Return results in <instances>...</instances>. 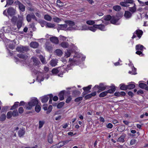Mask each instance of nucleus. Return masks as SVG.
I'll return each mask as SVG.
<instances>
[{"mask_svg": "<svg viewBox=\"0 0 148 148\" xmlns=\"http://www.w3.org/2000/svg\"><path fill=\"white\" fill-rule=\"evenodd\" d=\"M38 103V101L36 98L32 99L25 105V108L27 110H31L32 107L36 106Z\"/></svg>", "mask_w": 148, "mask_h": 148, "instance_id": "nucleus-1", "label": "nucleus"}, {"mask_svg": "<svg viewBox=\"0 0 148 148\" xmlns=\"http://www.w3.org/2000/svg\"><path fill=\"white\" fill-rule=\"evenodd\" d=\"M60 72V73L58 75L60 76V75H63L64 73L65 72V69L63 66L57 68L53 69L51 71V72L53 74H57Z\"/></svg>", "mask_w": 148, "mask_h": 148, "instance_id": "nucleus-2", "label": "nucleus"}, {"mask_svg": "<svg viewBox=\"0 0 148 148\" xmlns=\"http://www.w3.org/2000/svg\"><path fill=\"white\" fill-rule=\"evenodd\" d=\"M31 60L33 61V63H32V62H30V63H29L28 66H29L30 65V66L31 65H32L33 64V65L34 66H38L40 63V61L36 57H33L31 58Z\"/></svg>", "mask_w": 148, "mask_h": 148, "instance_id": "nucleus-3", "label": "nucleus"}, {"mask_svg": "<svg viewBox=\"0 0 148 148\" xmlns=\"http://www.w3.org/2000/svg\"><path fill=\"white\" fill-rule=\"evenodd\" d=\"M16 49L17 51L22 53H24L25 52H27L29 50L27 47L23 46H18Z\"/></svg>", "mask_w": 148, "mask_h": 148, "instance_id": "nucleus-4", "label": "nucleus"}, {"mask_svg": "<svg viewBox=\"0 0 148 148\" xmlns=\"http://www.w3.org/2000/svg\"><path fill=\"white\" fill-rule=\"evenodd\" d=\"M143 32L142 30L139 29L137 30L134 32L133 35L132 37V39H134L136 37V36L135 35V34L137 35V37L139 38H140L143 35Z\"/></svg>", "mask_w": 148, "mask_h": 148, "instance_id": "nucleus-5", "label": "nucleus"}, {"mask_svg": "<svg viewBox=\"0 0 148 148\" xmlns=\"http://www.w3.org/2000/svg\"><path fill=\"white\" fill-rule=\"evenodd\" d=\"M133 3L134 1L133 0H124V1L121 2L120 4L123 7H127L129 6L127 5L128 3Z\"/></svg>", "mask_w": 148, "mask_h": 148, "instance_id": "nucleus-6", "label": "nucleus"}, {"mask_svg": "<svg viewBox=\"0 0 148 148\" xmlns=\"http://www.w3.org/2000/svg\"><path fill=\"white\" fill-rule=\"evenodd\" d=\"M19 18L18 20L17 21V26L19 29L22 26V24L23 23V16H18Z\"/></svg>", "mask_w": 148, "mask_h": 148, "instance_id": "nucleus-7", "label": "nucleus"}, {"mask_svg": "<svg viewBox=\"0 0 148 148\" xmlns=\"http://www.w3.org/2000/svg\"><path fill=\"white\" fill-rule=\"evenodd\" d=\"M32 18L36 21H37L36 17L33 13H32L31 14H28L26 16V20L28 22H30Z\"/></svg>", "mask_w": 148, "mask_h": 148, "instance_id": "nucleus-8", "label": "nucleus"}, {"mask_svg": "<svg viewBox=\"0 0 148 148\" xmlns=\"http://www.w3.org/2000/svg\"><path fill=\"white\" fill-rule=\"evenodd\" d=\"M107 86H104L103 83H101L99 84V85H96L93 88V89L96 90V88H100L102 90H104L106 88Z\"/></svg>", "mask_w": 148, "mask_h": 148, "instance_id": "nucleus-9", "label": "nucleus"}, {"mask_svg": "<svg viewBox=\"0 0 148 148\" xmlns=\"http://www.w3.org/2000/svg\"><path fill=\"white\" fill-rule=\"evenodd\" d=\"M15 11L16 10L12 7H9L8 9L7 12L9 15L12 16L15 15Z\"/></svg>", "mask_w": 148, "mask_h": 148, "instance_id": "nucleus-10", "label": "nucleus"}, {"mask_svg": "<svg viewBox=\"0 0 148 148\" xmlns=\"http://www.w3.org/2000/svg\"><path fill=\"white\" fill-rule=\"evenodd\" d=\"M45 48L47 51L50 52H52L53 50V47L51 44L50 42L47 41L45 43Z\"/></svg>", "mask_w": 148, "mask_h": 148, "instance_id": "nucleus-11", "label": "nucleus"}, {"mask_svg": "<svg viewBox=\"0 0 148 148\" xmlns=\"http://www.w3.org/2000/svg\"><path fill=\"white\" fill-rule=\"evenodd\" d=\"M68 25L66 23L64 24H58L57 29L58 30L60 29L66 31V29Z\"/></svg>", "mask_w": 148, "mask_h": 148, "instance_id": "nucleus-12", "label": "nucleus"}, {"mask_svg": "<svg viewBox=\"0 0 148 148\" xmlns=\"http://www.w3.org/2000/svg\"><path fill=\"white\" fill-rule=\"evenodd\" d=\"M74 58L73 59L70 58L69 60V61L72 62L71 64L73 65H79L80 64V62L78 60V59H77V60H76L74 59Z\"/></svg>", "mask_w": 148, "mask_h": 148, "instance_id": "nucleus-13", "label": "nucleus"}, {"mask_svg": "<svg viewBox=\"0 0 148 148\" xmlns=\"http://www.w3.org/2000/svg\"><path fill=\"white\" fill-rule=\"evenodd\" d=\"M50 40L51 42L55 44H57L59 43V41L58 38L55 36L50 37Z\"/></svg>", "mask_w": 148, "mask_h": 148, "instance_id": "nucleus-14", "label": "nucleus"}, {"mask_svg": "<svg viewBox=\"0 0 148 148\" xmlns=\"http://www.w3.org/2000/svg\"><path fill=\"white\" fill-rule=\"evenodd\" d=\"M138 86L141 88L145 89L146 90H148V86L145 83H140L138 85Z\"/></svg>", "mask_w": 148, "mask_h": 148, "instance_id": "nucleus-15", "label": "nucleus"}, {"mask_svg": "<svg viewBox=\"0 0 148 148\" xmlns=\"http://www.w3.org/2000/svg\"><path fill=\"white\" fill-rule=\"evenodd\" d=\"M109 88H110V89L106 91L107 94L108 93L111 94L113 93L116 90V89L115 87L114 86H110Z\"/></svg>", "mask_w": 148, "mask_h": 148, "instance_id": "nucleus-16", "label": "nucleus"}, {"mask_svg": "<svg viewBox=\"0 0 148 148\" xmlns=\"http://www.w3.org/2000/svg\"><path fill=\"white\" fill-rule=\"evenodd\" d=\"M126 95V93L123 91H121L119 92V91L116 92L114 93V95L115 96L117 97H119L120 96H125Z\"/></svg>", "mask_w": 148, "mask_h": 148, "instance_id": "nucleus-17", "label": "nucleus"}, {"mask_svg": "<svg viewBox=\"0 0 148 148\" xmlns=\"http://www.w3.org/2000/svg\"><path fill=\"white\" fill-rule=\"evenodd\" d=\"M126 136V134H125L123 133L121 136L118 138L117 141L123 143L124 142V138Z\"/></svg>", "mask_w": 148, "mask_h": 148, "instance_id": "nucleus-18", "label": "nucleus"}, {"mask_svg": "<svg viewBox=\"0 0 148 148\" xmlns=\"http://www.w3.org/2000/svg\"><path fill=\"white\" fill-rule=\"evenodd\" d=\"M25 133V128L23 127L18 131V136L20 137H22L24 135Z\"/></svg>", "mask_w": 148, "mask_h": 148, "instance_id": "nucleus-19", "label": "nucleus"}, {"mask_svg": "<svg viewBox=\"0 0 148 148\" xmlns=\"http://www.w3.org/2000/svg\"><path fill=\"white\" fill-rule=\"evenodd\" d=\"M30 46L31 47L36 48L38 47L39 44L38 42H32L30 44Z\"/></svg>", "mask_w": 148, "mask_h": 148, "instance_id": "nucleus-20", "label": "nucleus"}, {"mask_svg": "<svg viewBox=\"0 0 148 148\" xmlns=\"http://www.w3.org/2000/svg\"><path fill=\"white\" fill-rule=\"evenodd\" d=\"M94 27L95 28L101 30H103L105 28V26L103 25H94Z\"/></svg>", "mask_w": 148, "mask_h": 148, "instance_id": "nucleus-21", "label": "nucleus"}, {"mask_svg": "<svg viewBox=\"0 0 148 148\" xmlns=\"http://www.w3.org/2000/svg\"><path fill=\"white\" fill-rule=\"evenodd\" d=\"M81 92L79 91L75 90L73 91L72 95L73 97H76L79 96Z\"/></svg>", "mask_w": 148, "mask_h": 148, "instance_id": "nucleus-22", "label": "nucleus"}, {"mask_svg": "<svg viewBox=\"0 0 148 148\" xmlns=\"http://www.w3.org/2000/svg\"><path fill=\"white\" fill-rule=\"evenodd\" d=\"M17 56L19 58L23 59H27L28 58V56L25 54L19 53L17 55Z\"/></svg>", "mask_w": 148, "mask_h": 148, "instance_id": "nucleus-23", "label": "nucleus"}, {"mask_svg": "<svg viewBox=\"0 0 148 148\" xmlns=\"http://www.w3.org/2000/svg\"><path fill=\"white\" fill-rule=\"evenodd\" d=\"M49 99V97L48 96V95H45L41 97V101L42 103H46L47 101Z\"/></svg>", "mask_w": 148, "mask_h": 148, "instance_id": "nucleus-24", "label": "nucleus"}, {"mask_svg": "<svg viewBox=\"0 0 148 148\" xmlns=\"http://www.w3.org/2000/svg\"><path fill=\"white\" fill-rule=\"evenodd\" d=\"M65 91V90H62L60 91L59 93L58 96L59 97V99L60 100H62L64 99V95Z\"/></svg>", "mask_w": 148, "mask_h": 148, "instance_id": "nucleus-25", "label": "nucleus"}, {"mask_svg": "<svg viewBox=\"0 0 148 148\" xmlns=\"http://www.w3.org/2000/svg\"><path fill=\"white\" fill-rule=\"evenodd\" d=\"M53 136L52 134L51 133H50L48 136V142L52 144L53 142Z\"/></svg>", "mask_w": 148, "mask_h": 148, "instance_id": "nucleus-26", "label": "nucleus"}, {"mask_svg": "<svg viewBox=\"0 0 148 148\" xmlns=\"http://www.w3.org/2000/svg\"><path fill=\"white\" fill-rule=\"evenodd\" d=\"M119 19H116L115 16H112V18L111 19L110 23L113 24H115L117 22Z\"/></svg>", "mask_w": 148, "mask_h": 148, "instance_id": "nucleus-27", "label": "nucleus"}, {"mask_svg": "<svg viewBox=\"0 0 148 148\" xmlns=\"http://www.w3.org/2000/svg\"><path fill=\"white\" fill-rule=\"evenodd\" d=\"M143 48L145 49V48L143 45L138 44L136 46V50H140V51H143Z\"/></svg>", "mask_w": 148, "mask_h": 148, "instance_id": "nucleus-28", "label": "nucleus"}, {"mask_svg": "<svg viewBox=\"0 0 148 148\" xmlns=\"http://www.w3.org/2000/svg\"><path fill=\"white\" fill-rule=\"evenodd\" d=\"M132 14L129 11H125L124 16L126 18H130L132 16Z\"/></svg>", "mask_w": 148, "mask_h": 148, "instance_id": "nucleus-29", "label": "nucleus"}, {"mask_svg": "<svg viewBox=\"0 0 148 148\" xmlns=\"http://www.w3.org/2000/svg\"><path fill=\"white\" fill-rule=\"evenodd\" d=\"M65 22L67 25L70 26H73L75 25V23L73 21L70 20H66L65 21Z\"/></svg>", "mask_w": 148, "mask_h": 148, "instance_id": "nucleus-30", "label": "nucleus"}, {"mask_svg": "<svg viewBox=\"0 0 148 148\" xmlns=\"http://www.w3.org/2000/svg\"><path fill=\"white\" fill-rule=\"evenodd\" d=\"M120 89L122 90H125L127 89V85L124 84H121L120 85Z\"/></svg>", "mask_w": 148, "mask_h": 148, "instance_id": "nucleus-31", "label": "nucleus"}, {"mask_svg": "<svg viewBox=\"0 0 148 148\" xmlns=\"http://www.w3.org/2000/svg\"><path fill=\"white\" fill-rule=\"evenodd\" d=\"M16 60V61H19L20 62H23V64H27L28 62V60L27 59H23V60H21L16 57H15L14 58Z\"/></svg>", "mask_w": 148, "mask_h": 148, "instance_id": "nucleus-32", "label": "nucleus"}, {"mask_svg": "<svg viewBox=\"0 0 148 148\" xmlns=\"http://www.w3.org/2000/svg\"><path fill=\"white\" fill-rule=\"evenodd\" d=\"M56 55L59 56H61L62 54L63 53L62 50L60 49H57L55 51Z\"/></svg>", "mask_w": 148, "mask_h": 148, "instance_id": "nucleus-33", "label": "nucleus"}, {"mask_svg": "<svg viewBox=\"0 0 148 148\" xmlns=\"http://www.w3.org/2000/svg\"><path fill=\"white\" fill-rule=\"evenodd\" d=\"M19 102H15L14 105L11 107L10 109V110H13L17 108L18 106Z\"/></svg>", "mask_w": 148, "mask_h": 148, "instance_id": "nucleus-34", "label": "nucleus"}, {"mask_svg": "<svg viewBox=\"0 0 148 148\" xmlns=\"http://www.w3.org/2000/svg\"><path fill=\"white\" fill-rule=\"evenodd\" d=\"M19 8L20 11L22 12L25 11V6L21 3L18 6Z\"/></svg>", "mask_w": 148, "mask_h": 148, "instance_id": "nucleus-35", "label": "nucleus"}, {"mask_svg": "<svg viewBox=\"0 0 148 148\" xmlns=\"http://www.w3.org/2000/svg\"><path fill=\"white\" fill-rule=\"evenodd\" d=\"M12 116L14 117L12 111H10L8 112L7 114V118L8 119H10Z\"/></svg>", "mask_w": 148, "mask_h": 148, "instance_id": "nucleus-36", "label": "nucleus"}, {"mask_svg": "<svg viewBox=\"0 0 148 148\" xmlns=\"http://www.w3.org/2000/svg\"><path fill=\"white\" fill-rule=\"evenodd\" d=\"M61 46L63 48H68L69 46V44L67 42H63L61 43Z\"/></svg>", "mask_w": 148, "mask_h": 148, "instance_id": "nucleus-37", "label": "nucleus"}, {"mask_svg": "<svg viewBox=\"0 0 148 148\" xmlns=\"http://www.w3.org/2000/svg\"><path fill=\"white\" fill-rule=\"evenodd\" d=\"M113 8L114 10L116 11H119L121 9V7L118 5L113 6Z\"/></svg>", "mask_w": 148, "mask_h": 148, "instance_id": "nucleus-38", "label": "nucleus"}, {"mask_svg": "<svg viewBox=\"0 0 148 148\" xmlns=\"http://www.w3.org/2000/svg\"><path fill=\"white\" fill-rule=\"evenodd\" d=\"M127 89L129 90L132 89L135 87V85L133 84H130L127 85Z\"/></svg>", "mask_w": 148, "mask_h": 148, "instance_id": "nucleus-39", "label": "nucleus"}, {"mask_svg": "<svg viewBox=\"0 0 148 148\" xmlns=\"http://www.w3.org/2000/svg\"><path fill=\"white\" fill-rule=\"evenodd\" d=\"M91 85H89L87 87H84L83 89L84 91H86L87 92H91L89 90L91 88Z\"/></svg>", "mask_w": 148, "mask_h": 148, "instance_id": "nucleus-40", "label": "nucleus"}, {"mask_svg": "<svg viewBox=\"0 0 148 148\" xmlns=\"http://www.w3.org/2000/svg\"><path fill=\"white\" fill-rule=\"evenodd\" d=\"M55 26V25L54 24L47 22V26H46V27L48 28H54Z\"/></svg>", "mask_w": 148, "mask_h": 148, "instance_id": "nucleus-41", "label": "nucleus"}, {"mask_svg": "<svg viewBox=\"0 0 148 148\" xmlns=\"http://www.w3.org/2000/svg\"><path fill=\"white\" fill-rule=\"evenodd\" d=\"M6 118V115L4 114H2L0 115V121H4Z\"/></svg>", "mask_w": 148, "mask_h": 148, "instance_id": "nucleus-42", "label": "nucleus"}, {"mask_svg": "<svg viewBox=\"0 0 148 148\" xmlns=\"http://www.w3.org/2000/svg\"><path fill=\"white\" fill-rule=\"evenodd\" d=\"M44 18L45 19L48 21H51L52 19L51 16L48 14L45 15Z\"/></svg>", "mask_w": 148, "mask_h": 148, "instance_id": "nucleus-43", "label": "nucleus"}, {"mask_svg": "<svg viewBox=\"0 0 148 148\" xmlns=\"http://www.w3.org/2000/svg\"><path fill=\"white\" fill-rule=\"evenodd\" d=\"M112 16L110 15H108L104 17V20L106 21H109L111 20Z\"/></svg>", "mask_w": 148, "mask_h": 148, "instance_id": "nucleus-44", "label": "nucleus"}, {"mask_svg": "<svg viewBox=\"0 0 148 148\" xmlns=\"http://www.w3.org/2000/svg\"><path fill=\"white\" fill-rule=\"evenodd\" d=\"M64 103L63 102H60L57 105V108L58 109L61 108L64 105Z\"/></svg>", "mask_w": 148, "mask_h": 148, "instance_id": "nucleus-45", "label": "nucleus"}, {"mask_svg": "<svg viewBox=\"0 0 148 148\" xmlns=\"http://www.w3.org/2000/svg\"><path fill=\"white\" fill-rule=\"evenodd\" d=\"M107 95L106 91L103 92L101 93L99 95V97H103L106 96Z\"/></svg>", "mask_w": 148, "mask_h": 148, "instance_id": "nucleus-46", "label": "nucleus"}, {"mask_svg": "<svg viewBox=\"0 0 148 148\" xmlns=\"http://www.w3.org/2000/svg\"><path fill=\"white\" fill-rule=\"evenodd\" d=\"M57 64V62L55 60H52L50 61V64L53 66H55Z\"/></svg>", "mask_w": 148, "mask_h": 148, "instance_id": "nucleus-47", "label": "nucleus"}, {"mask_svg": "<svg viewBox=\"0 0 148 148\" xmlns=\"http://www.w3.org/2000/svg\"><path fill=\"white\" fill-rule=\"evenodd\" d=\"M40 24L41 26L42 27H44L45 25L47 26V22L44 20L41 21H40Z\"/></svg>", "mask_w": 148, "mask_h": 148, "instance_id": "nucleus-48", "label": "nucleus"}, {"mask_svg": "<svg viewBox=\"0 0 148 148\" xmlns=\"http://www.w3.org/2000/svg\"><path fill=\"white\" fill-rule=\"evenodd\" d=\"M40 106L38 105H36L35 107V111L37 113L39 112L41 110Z\"/></svg>", "mask_w": 148, "mask_h": 148, "instance_id": "nucleus-49", "label": "nucleus"}, {"mask_svg": "<svg viewBox=\"0 0 148 148\" xmlns=\"http://www.w3.org/2000/svg\"><path fill=\"white\" fill-rule=\"evenodd\" d=\"M83 100V97H80L75 98L74 100L75 102H78L80 101Z\"/></svg>", "mask_w": 148, "mask_h": 148, "instance_id": "nucleus-50", "label": "nucleus"}, {"mask_svg": "<svg viewBox=\"0 0 148 148\" xmlns=\"http://www.w3.org/2000/svg\"><path fill=\"white\" fill-rule=\"evenodd\" d=\"M40 58L41 62L43 63H46V61L45 60V58L44 57L40 55Z\"/></svg>", "mask_w": 148, "mask_h": 148, "instance_id": "nucleus-51", "label": "nucleus"}, {"mask_svg": "<svg viewBox=\"0 0 148 148\" xmlns=\"http://www.w3.org/2000/svg\"><path fill=\"white\" fill-rule=\"evenodd\" d=\"M14 117H16L19 116L18 112L17 110H14L13 111Z\"/></svg>", "mask_w": 148, "mask_h": 148, "instance_id": "nucleus-52", "label": "nucleus"}, {"mask_svg": "<svg viewBox=\"0 0 148 148\" xmlns=\"http://www.w3.org/2000/svg\"><path fill=\"white\" fill-rule=\"evenodd\" d=\"M17 20V18L15 16H13L11 19L12 22H13L14 25L16 24Z\"/></svg>", "mask_w": 148, "mask_h": 148, "instance_id": "nucleus-53", "label": "nucleus"}, {"mask_svg": "<svg viewBox=\"0 0 148 148\" xmlns=\"http://www.w3.org/2000/svg\"><path fill=\"white\" fill-rule=\"evenodd\" d=\"M53 20L54 22L56 23H59L61 21V20L60 18H59L57 17L53 18Z\"/></svg>", "mask_w": 148, "mask_h": 148, "instance_id": "nucleus-54", "label": "nucleus"}, {"mask_svg": "<svg viewBox=\"0 0 148 148\" xmlns=\"http://www.w3.org/2000/svg\"><path fill=\"white\" fill-rule=\"evenodd\" d=\"M88 27L86 25H82L81 27V28L80 29L82 30H88Z\"/></svg>", "mask_w": 148, "mask_h": 148, "instance_id": "nucleus-55", "label": "nucleus"}, {"mask_svg": "<svg viewBox=\"0 0 148 148\" xmlns=\"http://www.w3.org/2000/svg\"><path fill=\"white\" fill-rule=\"evenodd\" d=\"M52 108V106L51 105H49L48 107V110L46 112V113L47 114H49L50 113L51 111Z\"/></svg>", "mask_w": 148, "mask_h": 148, "instance_id": "nucleus-56", "label": "nucleus"}, {"mask_svg": "<svg viewBox=\"0 0 148 148\" xmlns=\"http://www.w3.org/2000/svg\"><path fill=\"white\" fill-rule=\"evenodd\" d=\"M125 128L124 126L122 125L121 128L119 127L117 129V130L120 132H122L125 130Z\"/></svg>", "mask_w": 148, "mask_h": 148, "instance_id": "nucleus-57", "label": "nucleus"}, {"mask_svg": "<svg viewBox=\"0 0 148 148\" xmlns=\"http://www.w3.org/2000/svg\"><path fill=\"white\" fill-rule=\"evenodd\" d=\"M94 25H93L92 26L88 27V30H91L93 32H95L96 31V28L94 27Z\"/></svg>", "mask_w": 148, "mask_h": 148, "instance_id": "nucleus-58", "label": "nucleus"}, {"mask_svg": "<svg viewBox=\"0 0 148 148\" xmlns=\"http://www.w3.org/2000/svg\"><path fill=\"white\" fill-rule=\"evenodd\" d=\"M123 12H118L116 14V16L117 17H121L123 16Z\"/></svg>", "mask_w": 148, "mask_h": 148, "instance_id": "nucleus-59", "label": "nucleus"}, {"mask_svg": "<svg viewBox=\"0 0 148 148\" xmlns=\"http://www.w3.org/2000/svg\"><path fill=\"white\" fill-rule=\"evenodd\" d=\"M76 29V28L73 27V26H70V27H67L66 29V31H72L73 30H75Z\"/></svg>", "mask_w": 148, "mask_h": 148, "instance_id": "nucleus-60", "label": "nucleus"}, {"mask_svg": "<svg viewBox=\"0 0 148 148\" xmlns=\"http://www.w3.org/2000/svg\"><path fill=\"white\" fill-rule=\"evenodd\" d=\"M44 123V121H39V128H41L43 126Z\"/></svg>", "mask_w": 148, "mask_h": 148, "instance_id": "nucleus-61", "label": "nucleus"}, {"mask_svg": "<svg viewBox=\"0 0 148 148\" xmlns=\"http://www.w3.org/2000/svg\"><path fill=\"white\" fill-rule=\"evenodd\" d=\"M86 23L87 24L90 25H93L95 23V22L94 21L91 20H89L87 21Z\"/></svg>", "mask_w": 148, "mask_h": 148, "instance_id": "nucleus-62", "label": "nucleus"}, {"mask_svg": "<svg viewBox=\"0 0 148 148\" xmlns=\"http://www.w3.org/2000/svg\"><path fill=\"white\" fill-rule=\"evenodd\" d=\"M57 5L59 7H62L63 5V3L60 0H58L57 1Z\"/></svg>", "mask_w": 148, "mask_h": 148, "instance_id": "nucleus-63", "label": "nucleus"}, {"mask_svg": "<svg viewBox=\"0 0 148 148\" xmlns=\"http://www.w3.org/2000/svg\"><path fill=\"white\" fill-rule=\"evenodd\" d=\"M129 10L133 13L136 11V9L133 7H129Z\"/></svg>", "mask_w": 148, "mask_h": 148, "instance_id": "nucleus-64", "label": "nucleus"}]
</instances>
